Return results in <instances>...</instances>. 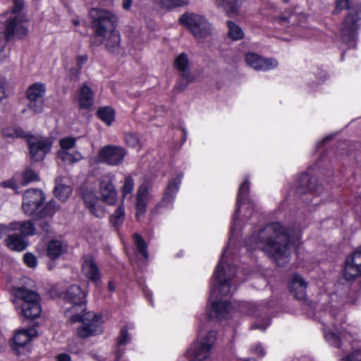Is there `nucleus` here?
Here are the masks:
<instances>
[{
	"mask_svg": "<svg viewBox=\"0 0 361 361\" xmlns=\"http://www.w3.org/2000/svg\"><path fill=\"white\" fill-rule=\"evenodd\" d=\"M245 244L248 251L258 248L273 259L277 266L283 267L288 261L293 238L280 222L275 221L247 237Z\"/></svg>",
	"mask_w": 361,
	"mask_h": 361,
	"instance_id": "1",
	"label": "nucleus"
},
{
	"mask_svg": "<svg viewBox=\"0 0 361 361\" xmlns=\"http://www.w3.org/2000/svg\"><path fill=\"white\" fill-rule=\"evenodd\" d=\"M88 15L93 30L90 46L99 47L104 43L107 34L116 30L119 19L112 11L101 8H90Z\"/></svg>",
	"mask_w": 361,
	"mask_h": 361,
	"instance_id": "2",
	"label": "nucleus"
},
{
	"mask_svg": "<svg viewBox=\"0 0 361 361\" xmlns=\"http://www.w3.org/2000/svg\"><path fill=\"white\" fill-rule=\"evenodd\" d=\"M87 293L76 284L71 285L63 293V300L71 304L65 312L66 317H68L71 324L83 320L84 312L87 310Z\"/></svg>",
	"mask_w": 361,
	"mask_h": 361,
	"instance_id": "3",
	"label": "nucleus"
},
{
	"mask_svg": "<svg viewBox=\"0 0 361 361\" xmlns=\"http://www.w3.org/2000/svg\"><path fill=\"white\" fill-rule=\"evenodd\" d=\"M13 302L20 306V312L25 319L32 320L40 316L41 297L37 292L25 287H19L13 289Z\"/></svg>",
	"mask_w": 361,
	"mask_h": 361,
	"instance_id": "4",
	"label": "nucleus"
},
{
	"mask_svg": "<svg viewBox=\"0 0 361 361\" xmlns=\"http://www.w3.org/2000/svg\"><path fill=\"white\" fill-rule=\"evenodd\" d=\"M178 23L185 27L197 41H202L212 35V24L204 16L185 12L180 16Z\"/></svg>",
	"mask_w": 361,
	"mask_h": 361,
	"instance_id": "5",
	"label": "nucleus"
},
{
	"mask_svg": "<svg viewBox=\"0 0 361 361\" xmlns=\"http://www.w3.org/2000/svg\"><path fill=\"white\" fill-rule=\"evenodd\" d=\"M361 27V3L354 4L341 23L342 39L348 47L355 48L359 30Z\"/></svg>",
	"mask_w": 361,
	"mask_h": 361,
	"instance_id": "6",
	"label": "nucleus"
},
{
	"mask_svg": "<svg viewBox=\"0 0 361 361\" xmlns=\"http://www.w3.org/2000/svg\"><path fill=\"white\" fill-rule=\"evenodd\" d=\"M314 168L310 166L302 173L296 180V192L300 195L311 194L319 196L323 191V185L318 182V178L313 175Z\"/></svg>",
	"mask_w": 361,
	"mask_h": 361,
	"instance_id": "7",
	"label": "nucleus"
},
{
	"mask_svg": "<svg viewBox=\"0 0 361 361\" xmlns=\"http://www.w3.org/2000/svg\"><path fill=\"white\" fill-rule=\"evenodd\" d=\"M128 155L127 149L117 145H106L100 148L97 157L100 162L111 166L121 165Z\"/></svg>",
	"mask_w": 361,
	"mask_h": 361,
	"instance_id": "8",
	"label": "nucleus"
},
{
	"mask_svg": "<svg viewBox=\"0 0 361 361\" xmlns=\"http://www.w3.org/2000/svg\"><path fill=\"white\" fill-rule=\"evenodd\" d=\"M46 195L42 190L30 188L23 195L22 209L28 216H35L39 208L43 205Z\"/></svg>",
	"mask_w": 361,
	"mask_h": 361,
	"instance_id": "9",
	"label": "nucleus"
},
{
	"mask_svg": "<svg viewBox=\"0 0 361 361\" xmlns=\"http://www.w3.org/2000/svg\"><path fill=\"white\" fill-rule=\"evenodd\" d=\"M34 137H27L26 142L28 145L30 159L32 161H42L52 147V141L49 138H41L37 142H32Z\"/></svg>",
	"mask_w": 361,
	"mask_h": 361,
	"instance_id": "10",
	"label": "nucleus"
},
{
	"mask_svg": "<svg viewBox=\"0 0 361 361\" xmlns=\"http://www.w3.org/2000/svg\"><path fill=\"white\" fill-rule=\"evenodd\" d=\"M213 275L216 280L217 286L212 287L209 298H211L216 290L221 296H226L230 292L231 279L226 278V270L221 261L216 265Z\"/></svg>",
	"mask_w": 361,
	"mask_h": 361,
	"instance_id": "11",
	"label": "nucleus"
},
{
	"mask_svg": "<svg viewBox=\"0 0 361 361\" xmlns=\"http://www.w3.org/2000/svg\"><path fill=\"white\" fill-rule=\"evenodd\" d=\"M81 198L86 209L97 218H103L105 216L104 208L98 204L99 198L93 190L87 188L81 189Z\"/></svg>",
	"mask_w": 361,
	"mask_h": 361,
	"instance_id": "12",
	"label": "nucleus"
},
{
	"mask_svg": "<svg viewBox=\"0 0 361 361\" xmlns=\"http://www.w3.org/2000/svg\"><path fill=\"white\" fill-rule=\"evenodd\" d=\"M361 276V246L353 252L350 259H347L343 268V277L347 281Z\"/></svg>",
	"mask_w": 361,
	"mask_h": 361,
	"instance_id": "13",
	"label": "nucleus"
},
{
	"mask_svg": "<svg viewBox=\"0 0 361 361\" xmlns=\"http://www.w3.org/2000/svg\"><path fill=\"white\" fill-rule=\"evenodd\" d=\"M250 192V183L248 179H246L240 184L237 192L235 208L232 216L233 224L238 220L242 206L245 204H253Z\"/></svg>",
	"mask_w": 361,
	"mask_h": 361,
	"instance_id": "14",
	"label": "nucleus"
},
{
	"mask_svg": "<svg viewBox=\"0 0 361 361\" xmlns=\"http://www.w3.org/2000/svg\"><path fill=\"white\" fill-rule=\"evenodd\" d=\"M245 59L249 66L259 71H267L278 66V61L276 59L264 58L255 53L246 54Z\"/></svg>",
	"mask_w": 361,
	"mask_h": 361,
	"instance_id": "15",
	"label": "nucleus"
},
{
	"mask_svg": "<svg viewBox=\"0 0 361 361\" xmlns=\"http://www.w3.org/2000/svg\"><path fill=\"white\" fill-rule=\"evenodd\" d=\"M99 192L104 202L108 204L116 203L117 200V191L110 176H102L99 179Z\"/></svg>",
	"mask_w": 361,
	"mask_h": 361,
	"instance_id": "16",
	"label": "nucleus"
},
{
	"mask_svg": "<svg viewBox=\"0 0 361 361\" xmlns=\"http://www.w3.org/2000/svg\"><path fill=\"white\" fill-rule=\"evenodd\" d=\"M82 271L84 276L91 282L97 283L101 279V271L92 256L83 258Z\"/></svg>",
	"mask_w": 361,
	"mask_h": 361,
	"instance_id": "17",
	"label": "nucleus"
},
{
	"mask_svg": "<svg viewBox=\"0 0 361 361\" xmlns=\"http://www.w3.org/2000/svg\"><path fill=\"white\" fill-rule=\"evenodd\" d=\"M215 336L212 331H209L202 339L198 348L194 353V361H203L208 358L214 345Z\"/></svg>",
	"mask_w": 361,
	"mask_h": 361,
	"instance_id": "18",
	"label": "nucleus"
},
{
	"mask_svg": "<svg viewBox=\"0 0 361 361\" xmlns=\"http://www.w3.org/2000/svg\"><path fill=\"white\" fill-rule=\"evenodd\" d=\"M68 252V245L58 239H51L46 246V256L51 261L59 259Z\"/></svg>",
	"mask_w": 361,
	"mask_h": 361,
	"instance_id": "19",
	"label": "nucleus"
},
{
	"mask_svg": "<svg viewBox=\"0 0 361 361\" xmlns=\"http://www.w3.org/2000/svg\"><path fill=\"white\" fill-rule=\"evenodd\" d=\"M307 286V283L302 276L295 274L290 282L289 290L295 298L302 300L305 298Z\"/></svg>",
	"mask_w": 361,
	"mask_h": 361,
	"instance_id": "20",
	"label": "nucleus"
},
{
	"mask_svg": "<svg viewBox=\"0 0 361 361\" xmlns=\"http://www.w3.org/2000/svg\"><path fill=\"white\" fill-rule=\"evenodd\" d=\"M4 244L12 251L23 252L27 247L29 240L20 233H13L7 235L4 240Z\"/></svg>",
	"mask_w": 361,
	"mask_h": 361,
	"instance_id": "21",
	"label": "nucleus"
},
{
	"mask_svg": "<svg viewBox=\"0 0 361 361\" xmlns=\"http://www.w3.org/2000/svg\"><path fill=\"white\" fill-rule=\"evenodd\" d=\"M181 178L180 175H178L176 178L169 181L161 201L162 205H167L174 200L176 193L180 188Z\"/></svg>",
	"mask_w": 361,
	"mask_h": 361,
	"instance_id": "22",
	"label": "nucleus"
},
{
	"mask_svg": "<svg viewBox=\"0 0 361 361\" xmlns=\"http://www.w3.org/2000/svg\"><path fill=\"white\" fill-rule=\"evenodd\" d=\"M30 329H22L16 332L10 342L11 347L16 353H19V348L24 347L32 340Z\"/></svg>",
	"mask_w": 361,
	"mask_h": 361,
	"instance_id": "23",
	"label": "nucleus"
},
{
	"mask_svg": "<svg viewBox=\"0 0 361 361\" xmlns=\"http://www.w3.org/2000/svg\"><path fill=\"white\" fill-rule=\"evenodd\" d=\"M105 37V49L106 51L113 55H118L121 51V34L116 29L108 33Z\"/></svg>",
	"mask_w": 361,
	"mask_h": 361,
	"instance_id": "24",
	"label": "nucleus"
},
{
	"mask_svg": "<svg viewBox=\"0 0 361 361\" xmlns=\"http://www.w3.org/2000/svg\"><path fill=\"white\" fill-rule=\"evenodd\" d=\"M94 103V93L90 87L83 84L79 90L78 106L80 109H90Z\"/></svg>",
	"mask_w": 361,
	"mask_h": 361,
	"instance_id": "25",
	"label": "nucleus"
},
{
	"mask_svg": "<svg viewBox=\"0 0 361 361\" xmlns=\"http://www.w3.org/2000/svg\"><path fill=\"white\" fill-rule=\"evenodd\" d=\"M85 317V316L83 317ZM82 324L78 327L76 334L78 338L85 339L102 334L103 329L100 325L88 324L85 322V318L81 322Z\"/></svg>",
	"mask_w": 361,
	"mask_h": 361,
	"instance_id": "26",
	"label": "nucleus"
},
{
	"mask_svg": "<svg viewBox=\"0 0 361 361\" xmlns=\"http://www.w3.org/2000/svg\"><path fill=\"white\" fill-rule=\"evenodd\" d=\"M130 341V337L128 334V328L126 326H123L119 332L115 345L114 354L115 357L121 359L123 356L126 348L125 346Z\"/></svg>",
	"mask_w": 361,
	"mask_h": 361,
	"instance_id": "27",
	"label": "nucleus"
},
{
	"mask_svg": "<svg viewBox=\"0 0 361 361\" xmlns=\"http://www.w3.org/2000/svg\"><path fill=\"white\" fill-rule=\"evenodd\" d=\"M61 205L54 199L47 202L42 208L36 213L35 219H42L45 218H52L55 214L60 209Z\"/></svg>",
	"mask_w": 361,
	"mask_h": 361,
	"instance_id": "28",
	"label": "nucleus"
},
{
	"mask_svg": "<svg viewBox=\"0 0 361 361\" xmlns=\"http://www.w3.org/2000/svg\"><path fill=\"white\" fill-rule=\"evenodd\" d=\"M10 229L12 231L18 229L20 234L27 238L28 236L34 235L36 233L35 224L31 219L12 222L10 224Z\"/></svg>",
	"mask_w": 361,
	"mask_h": 361,
	"instance_id": "29",
	"label": "nucleus"
},
{
	"mask_svg": "<svg viewBox=\"0 0 361 361\" xmlns=\"http://www.w3.org/2000/svg\"><path fill=\"white\" fill-rule=\"evenodd\" d=\"M22 19L20 16H16L13 18H9L5 22V27L3 32V37L6 41H12L16 32L17 26L21 23Z\"/></svg>",
	"mask_w": 361,
	"mask_h": 361,
	"instance_id": "30",
	"label": "nucleus"
},
{
	"mask_svg": "<svg viewBox=\"0 0 361 361\" xmlns=\"http://www.w3.org/2000/svg\"><path fill=\"white\" fill-rule=\"evenodd\" d=\"M1 135L4 138H22L27 139V137H34V135L31 134L30 132H25L20 127H11L8 126L4 128L1 130Z\"/></svg>",
	"mask_w": 361,
	"mask_h": 361,
	"instance_id": "31",
	"label": "nucleus"
},
{
	"mask_svg": "<svg viewBox=\"0 0 361 361\" xmlns=\"http://www.w3.org/2000/svg\"><path fill=\"white\" fill-rule=\"evenodd\" d=\"M173 66L176 69L182 73V76L185 79L190 81V74L188 71L189 59L187 54L183 52L178 55L174 59Z\"/></svg>",
	"mask_w": 361,
	"mask_h": 361,
	"instance_id": "32",
	"label": "nucleus"
},
{
	"mask_svg": "<svg viewBox=\"0 0 361 361\" xmlns=\"http://www.w3.org/2000/svg\"><path fill=\"white\" fill-rule=\"evenodd\" d=\"M96 116L107 126L112 125L115 120V110L109 106H105L98 108L96 111Z\"/></svg>",
	"mask_w": 361,
	"mask_h": 361,
	"instance_id": "33",
	"label": "nucleus"
},
{
	"mask_svg": "<svg viewBox=\"0 0 361 361\" xmlns=\"http://www.w3.org/2000/svg\"><path fill=\"white\" fill-rule=\"evenodd\" d=\"M322 325L324 326V336L328 343L336 348H341L342 345L341 335L343 334L341 332L336 333L331 329H328V325L324 322L322 323Z\"/></svg>",
	"mask_w": 361,
	"mask_h": 361,
	"instance_id": "34",
	"label": "nucleus"
},
{
	"mask_svg": "<svg viewBox=\"0 0 361 361\" xmlns=\"http://www.w3.org/2000/svg\"><path fill=\"white\" fill-rule=\"evenodd\" d=\"M46 86L42 82H34L26 90V97L28 100H37L44 97Z\"/></svg>",
	"mask_w": 361,
	"mask_h": 361,
	"instance_id": "35",
	"label": "nucleus"
},
{
	"mask_svg": "<svg viewBox=\"0 0 361 361\" xmlns=\"http://www.w3.org/2000/svg\"><path fill=\"white\" fill-rule=\"evenodd\" d=\"M232 307V304L230 301L224 300H215L212 303L211 312L209 313V318L212 317V312L216 314V317L223 316L228 313Z\"/></svg>",
	"mask_w": 361,
	"mask_h": 361,
	"instance_id": "36",
	"label": "nucleus"
},
{
	"mask_svg": "<svg viewBox=\"0 0 361 361\" xmlns=\"http://www.w3.org/2000/svg\"><path fill=\"white\" fill-rule=\"evenodd\" d=\"M125 208L123 204L118 206L114 214L109 217V223L116 229L118 230L123 225L125 219Z\"/></svg>",
	"mask_w": 361,
	"mask_h": 361,
	"instance_id": "37",
	"label": "nucleus"
},
{
	"mask_svg": "<svg viewBox=\"0 0 361 361\" xmlns=\"http://www.w3.org/2000/svg\"><path fill=\"white\" fill-rule=\"evenodd\" d=\"M73 189L70 185H58L54 189L55 197L62 202H65L72 194Z\"/></svg>",
	"mask_w": 361,
	"mask_h": 361,
	"instance_id": "38",
	"label": "nucleus"
},
{
	"mask_svg": "<svg viewBox=\"0 0 361 361\" xmlns=\"http://www.w3.org/2000/svg\"><path fill=\"white\" fill-rule=\"evenodd\" d=\"M124 141L128 147L135 149L137 151H140L142 147L138 134L136 133L129 132L125 133Z\"/></svg>",
	"mask_w": 361,
	"mask_h": 361,
	"instance_id": "39",
	"label": "nucleus"
},
{
	"mask_svg": "<svg viewBox=\"0 0 361 361\" xmlns=\"http://www.w3.org/2000/svg\"><path fill=\"white\" fill-rule=\"evenodd\" d=\"M228 27V36L233 40H239L243 38L244 32L241 27L233 21L228 20L226 22Z\"/></svg>",
	"mask_w": 361,
	"mask_h": 361,
	"instance_id": "40",
	"label": "nucleus"
},
{
	"mask_svg": "<svg viewBox=\"0 0 361 361\" xmlns=\"http://www.w3.org/2000/svg\"><path fill=\"white\" fill-rule=\"evenodd\" d=\"M38 180H39L38 174L31 168L27 167L22 173V180L20 183L22 186H25L30 183Z\"/></svg>",
	"mask_w": 361,
	"mask_h": 361,
	"instance_id": "41",
	"label": "nucleus"
},
{
	"mask_svg": "<svg viewBox=\"0 0 361 361\" xmlns=\"http://www.w3.org/2000/svg\"><path fill=\"white\" fill-rule=\"evenodd\" d=\"M161 8L173 9L183 7L189 4V0H157Z\"/></svg>",
	"mask_w": 361,
	"mask_h": 361,
	"instance_id": "42",
	"label": "nucleus"
},
{
	"mask_svg": "<svg viewBox=\"0 0 361 361\" xmlns=\"http://www.w3.org/2000/svg\"><path fill=\"white\" fill-rule=\"evenodd\" d=\"M219 5L224 7L228 15L235 14L238 11V0H216Z\"/></svg>",
	"mask_w": 361,
	"mask_h": 361,
	"instance_id": "43",
	"label": "nucleus"
},
{
	"mask_svg": "<svg viewBox=\"0 0 361 361\" xmlns=\"http://www.w3.org/2000/svg\"><path fill=\"white\" fill-rule=\"evenodd\" d=\"M133 238L137 252L142 255L145 259H147L149 257L147 252V245L143 238L140 234L135 233L133 235Z\"/></svg>",
	"mask_w": 361,
	"mask_h": 361,
	"instance_id": "44",
	"label": "nucleus"
},
{
	"mask_svg": "<svg viewBox=\"0 0 361 361\" xmlns=\"http://www.w3.org/2000/svg\"><path fill=\"white\" fill-rule=\"evenodd\" d=\"M59 157L63 161L70 164L78 162L82 159V154L79 152L70 153L66 151L59 152Z\"/></svg>",
	"mask_w": 361,
	"mask_h": 361,
	"instance_id": "45",
	"label": "nucleus"
},
{
	"mask_svg": "<svg viewBox=\"0 0 361 361\" xmlns=\"http://www.w3.org/2000/svg\"><path fill=\"white\" fill-rule=\"evenodd\" d=\"M353 0H336L333 13L338 15L343 10H347V12H350V10L353 9Z\"/></svg>",
	"mask_w": 361,
	"mask_h": 361,
	"instance_id": "46",
	"label": "nucleus"
},
{
	"mask_svg": "<svg viewBox=\"0 0 361 361\" xmlns=\"http://www.w3.org/2000/svg\"><path fill=\"white\" fill-rule=\"evenodd\" d=\"M135 185L134 179L130 175L124 178L123 184L121 187V191L123 198H125L128 195L131 194L133 191Z\"/></svg>",
	"mask_w": 361,
	"mask_h": 361,
	"instance_id": "47",
	"label": "nucleus"
},
{
	"mask_svg": "<svg viewBox=\"0 0 361 361\" xmlns=\"http://www.w3.org/2000/svg\"><path fill=\"white\" fill-rule=\"evenodd\" d=\"M147 200L136 199L135 203V218L140 221V218L144 216L147 211Z\"/></svg>",
	"mask_w": 361,
	"mask_h": 361,
	"instance_id": "48",
	"label": "nucleus"
},
{
	"mask_svg": "<svg viewBox=\"0 0 361 361\" xmlns=\"http://www.w3.org/2000/svg\"><path fill=\"white\" fill-rule=\"evenodd\" d=\"M340 361H361V348L353 350L343 356Z\"/></svg>",
	"mask_w": 361,
	"mask_h": 361,
	"instance_id": "49",
	"label": "nucleus"
},
{
	"mask_svg": "<svg viewBox=\"0 0 361 361\" xmlns=\"http://www.w3.org/2000/svg\"><path fill=\"white\" fill-rule=\"evenodd\" d=\"M76 140L73 137H66L59 140V145L64 151L69 150L75 146Z\"/></svg>",
	"mask_w": 361,
	"mask_h": 361,
	"instance_id": "50",
	"label": "nucleus"
},
{
	"mask_svg": "<svg viewBox=\"0 0 361 361\" xmlns=\"http://www.w3.org/2000/svg\"><path fill=\"white\" fill-rule=\"evenodd\" d=\"M23 262L29 268H35L37 264L36 256L31 252H26L23 255Z\"/></svg>",
	"mask_w": 361,
	"mask_h": 361,
	"instance_id": "51",
	"label": "nucleus"
},
{
	"mask_svg": "<svg viewBox=\"0 0 361 361\" xmlns=\"http://www.w3.org/2000/svg\"><path fill=\"white\" fill-rule=\"evenodd\" d=\"M28 107L35 113H41L43 109L42 102L37 100H29Z\"/></svg>",
	"mask_w": 361,
	"mask_h": 361,
	"instance_id": "52",
	"label": "nucleus"
},
{
	"mask_svg": "<svg viewBox=\"0 0 361 361\" xmlns=\"http://www.w3.org/2000/svg\"><path fill=\"white\" fill-rule=\"evenodd\" d=\"M0 185L4 188H11L13 190H16L18 189L17 181L14 177L10 178L8 180L1 182Z\"/></svg>",
	"mask_w": 361,
	"mask_h": 361,
	"instance_id": "53",
	"label": "nucleus"
},
{
	"mask_svg": "<svg viewBox=\"0 0 361 361\" xmlns=\"http://www.w3.org/2000/svg\"><path fill=\"white\" fill-rule=\"evenodd\" d=\"M25 3L23 0H13V7L11 13L13 14L19 13L24 8Z\"/></svg>",
	"mask_w": 361,
	"mask_h": 361,
	"instance_id": "54",
	"label": "nucleus"
},
{
	"mask_svg": "<svg viewBox=\"0 0 361 361\" xmlns=\"http://www.w3.org/2000/svg\"><path fill=\"white\" fill-rule=\"evenodd\" d=\"M28 33V29L26 26L20 23L16 28V36L18 39H23Z\"/></svg>",
	"mask_w": 361,
	"mask_h": 361,
	"instance_id": "55",
	"label": "nucleus"
},
{
	"mask_svg": "<svg viewBox=\"0 0 361 361\" xmlns=\"http://www.w3.org/2000/svg\"><path fill=\"white\" fill-rule=\"evenodd\" d=\"M81 74V69L78 67H71L69 70V78L71 80H78Z\"/></svg>",
	"mask_w": 361,
	"mask_h": 361,
	"instance_id": "56",
	"label": "nucleus"
},
{
	"mask_svg": "<svg viewBox=\"0 0 361 361\" xmlns=\"http://www.w3.org/2000/svg\"><path fill=\"white\" fill-rule=\"evenodd\" d=\"M147 195H148L147 187L145 185H141L138 188L137 195H136V199L147 200Z\"/></svg>",
	"mask_w": 361,
	"mask_h": 361,
	"instance_id": "57",
	"label": "nucleus"
},
{
	"mask_svg": "<svg viewBox=\"0 0 361 361\" xmlns=\"http://www.w3.org/2000/svg\"><path fill=\"white\" fill-rule=\"evenodd\" d=\"M75 59H76V66L82 70V68H83V66L88 61V56L86 54H83V55H78L76 56Z\"/></svg>",
	"mask_w": 361,
	"mask_h": 361,
	"instance_id": "58",
	"label": "nucleus"
},
{
	"mask_svg": "<svg viewBox=\"0 0 361 361\" xmlns=\"http://www.w3.org/2000/svg\"><path fill=\"white\" fill-rule=\"evenodd\" d=\"M88 324H94L99 325V324L103 322V317L101 314H94L91 319H88Z\"/></svg>",
	"mask_w": 361,
	"mask_h": 361,
	"instance_id": "59",
	"label": "nucleus"
},
{
	"mask_svg": "<svg viewBox=\"0 0 361 361\" xmlns=\"http://www.w3.org/2000/svg\"><path fill=\"white\" fill-rule=\"evenodd\" d=\"M6 85L5 81H0V102L6 97Z\"/></svg>",
	"mask_w": 361,
	"mask_h": 361,
	"instance_id": "60",
	"label": "nucleus"
},
{
	"mask_svg": "<svg viewBox=\"0 0 361 361\" xmlns=\"http://www.w3.org/2000/svg\"><path fill=\"white\" fill-rule=\"evenodd\" d=\"M56 361H71V357L68 353H60L56 357Z\"/></svg>",
	"mask_w": 361,
	"mask_h": 361,
	"instance_id": "61",
	"label": "nucleus"
},
{
	"mask_svg": "<svg viewBox=\"0 0 361 361\" xmlns=\"http://www.w3.org/2000/svg\"><path fill=\"white\" fill-rule=\"evenodd\" d=\"M88 355L95 361H104V358L101 356L97 352L90 351Z\"/></svg>",
	"mask_w": 361,
	"mask_h": 361,
	"instance_id": "62",
	"label": "nucleus"
},
{
	"mask_svg": "<svg viewBox=\"0 0 361 361\" xmlns=\"http://www.w3.org/2000/svg\"><path fill=\"white\" fill-rule=\"evenodd\" d=\"M315 75L317 78L320 79H326V71L323 70L322 68L318 67L317 72H315Z\"/></svg>",
	"mask_w": 361,
	"mask_h": 361,
	"instance_id": "63",
	"label": "nucleus"
},
{
	"mask_svg": "<svg viewBox=\"0 0 361 361\" xmlns=\"http://www.w3.org/2000/svg\"><path fill=\"white\" fill-rule=\"evenodd\" d=\"M40 227L42 232L48 233L49 229V224L47 221H43L40 224Z\"/></svg>",
	"mask_w": 361,
	"mask_h": 361,
	"instance_id": "64",
	"label": "nucleus"
}]
</instances>
